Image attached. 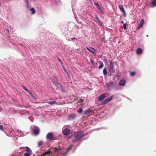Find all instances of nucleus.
I'll return each mask as SVG.
<instances>
[{"label":"nucleus","instance_id":"nucleus-20","mask_svg":"<svg viewBox=\"0 0 156 156\" xmlns=\"http://www.w3.org/2000/svg\"><path fill=\"white\" fill-rule=\"evenodd\" d=\"M144 20L143 19H142L140 23V24H139V25L140 26V27H142L144 25Z\"/></svg>","mask_w":156,"mask_h":156},{"label":"nucleus","instance_id":"nucleus-35","mask_svg":"<svg viewBox=\"0 0 156 156\" xmlns=\"http://www.w3.org/2000/svg\"><path fill=\"white\" fill-rule=\"evenodd\" d=\"M95 17L98 20L99 22H100V21L99 20V19H98V16L97 15H95Z\"/></svg>","mask_w":156,"mask_h":156},{"label":"nucleus","instance_id":"nucleus-40","mask_svg":"<svg viewBox=\"0 0 156 156\" xmlns=\"http://www.w3.org/2000/svg\"><path fill=\"white\" fill-rule=\"evenodd\" d=\"M5 30L7 32H9V30L8 29H5Z\"/></svg>","mask_w":156,"mask_h":156},{"label":"nucleus","instance_id":"nucleus-42","mask_svg":"<svg viewBox=\"0 0 156 156\" xmlns=\"http://www.w3.org/2000/svg\"><path fill=\"white\" fill-rule=\"evenodd\" d=\"M80 101H81V102H83V99H81L80 100Z\"/></svg>","mask_w":156,"mask_h":156},{"label":"nucleus","instance_id":"nucleus-1","mask_svg":"<svg viewBox=\"0 0 156 156\" xmlns=\"http://www.w3.org/2000/svg\"><path fill=\"white\" fill-rule=\"evenodd\" d=\"M85 134L82 131H79L75 132L74 134V137L76 140H79L81 138L84 137Z\"/></svg>","mask_w":156,"mask_h":156},{"label":"nucleus","instance_id":"nucleus-22","mask_svg":"<svg viewBox=\"0 0 156 156\" xmlns=\"http://www.w3.org/2000/svg\"><path fill=\"white\" fill-rule=\"evenodd\" d=\"M152 5L154 7L156 6V0H154L152 2Z\"/></svg>","mask_w":156,"mask_h":156},{"label":"nucleus","instance_id":"nucleus-33","mask_svg":"<svg viewBox=\"0 0 156 156\" xmlns=\"http://www.w3.org/2000/svg\"><path fill=\"white\" fill-rule=\"evenodd\" d=\"M0 129H1L2 131L3 130V126L0 125Z\"/></svg>","mask_w":156,"mask_h":156},{"label":"nucleus","instance_id":"nucleus-15","mask_svg":"<svg viewBox=\"0 0 156 156\" xmlns=\"http://www.w3.org/2000/svg\"><path fill=\"white\" fill-rule=\"evenodd\" d=\"M142 52V50L141 48H138L136 50V53L137 54L139 55Z\"/></svg>","mask_w":156,"mask_h":156},{"label":"nucleus","instance_id":"nucleus-8","mask_svg":"<svg viewBox=\"0 0 156 156\" xmlns=\"http://www.w3.org/2000/svg\"><path fill=\"white\" fill-rule=\"evenodd\" d=\"M106 94H102L100 95L98 98V99L99 101H102L106 97Z\"/></svg>","mask_w":156,"mask_h":156},{"label":"nucleus","instance_id":"nucleus-28","mask_svg":"<svg viewBox=\"0 0 156 156\" xmlns=\"http://www.w3.org/2000/svg\"><path fill=\"white\" fill-rule=\"evenodd\" d=\"M83 112V110L82 108H80L79 110H78V112L80 113H81Z\"/></svg>","mask_w":156,"mask_h":156},{"label":"nucleus","instance_id":"nucleus-44","mask_svg":"<svg viewBox=\"0 0 156 156\" xmlns=\"http://www.w3.org/2000/svg\"><path fill=\"white\" fill-rule=\"evenodd\" d=\"M55 150H58L57 149L56 147H55Z\"/></svg>","mask_w":156,"mask_h":156},{"label":"nucleus","instance_id":"nucleus-34","mask_svg":"<svg viewBox=\"0 0 156 156\" xmlns=\"http://www.w3.org/2000/svg\"><path fill=\"white\" fill-rule=\"evenodd\" d=\"M30 154H29L27 153H25L24 154V156H30Z\"/></svg>","mask_w":156,"mask_h":156},{"label":"nucleus","instance_id":"nucleus-19","mask_svg":"<svg viewBox=\"0 0 156 156\" xmlns=\"http://www.w3.org/2000/svg\"><path fill=\"white\" fill-rule=\"evenodd\" d=\"M30 10L31 12V14L33 15L35 14L36 11L34 8H32L30 9Z\"/></svg>","mask_w":156,"mask_h":156},{"label":"nucleus","instance_id":"nucleus-6","mask_svg":"<svg viewBox=\"0 0 156 156\" xmlns=\"http://www.w3.org/2000/svg\"><path fill=\"white\" fill-rule=\"evenodd\" d=\"M33 131L35 135H37L39 134L40 132L39 129L38 127H35Z\"/></svg>","mask_w":156,"mask_h":156},{"label":"nucleus","instance_id":"nucleus-23","mask_svg":"<svg viewBox=\"0 0 156 156\" xmlns=\"http://www.w3.org/2000/svg\"><path fill=\"white\" fill-rule=\"evenodd\" d=\"M43 144V142L42 141H40L38 142V147L42 146Z\"/></svg>","mask_w":156,"mask_h":156},{"label":"nucleus","instance_id":"nucleus-5","mask_svg":"<svg viewBox=\"0 0 156 156\" xmlns=\"http://www.w3.org/2000/svg\"><path fill=\"white\" fill-rule=\"evenodd\" d=\"M90 48H91V49H92V50H93V51L91 50L90 48H89L88 47H86L87 49L89 51H90V52L93 55L95 54L97 52V51L94 48H93L92 47H90Z\"/></svg>","mask_w":156,"mask_h":156},{"label":"nucleus","instance_id":"nucleus-17","mask_svg":"<svg viewBox=\"0 0 156 156\" xmlns=\"http://www.w3.org/2000/svg\"><path fill=\"white\" fill-rule=\"evenodd\" d=\"M51 151H49V150H48L44 152V153L41 156H44L45 155L49 154L50 153Z\"/></svg>","mask_w":156,"mask_h":156},{"label":"nucleus","instance_id":"nucleus-13","mask_svg":"<svg viewBox=\"0 0 156 156\" xmlns=\"http://www.w3.org/2000/svg\"><path fill=\"white\" fill-rule=\"evenodd\" d=\"M26 150L27 151V152L29 154H32V152L31 149L29 147H26Z\"/></svg>","mask_w":156,"mask_h":156},{"label":"nucleus","instance_id":"nucleus-21","mask_svg":"<svg viewBox=\"0 0 156 156\" xmlns=\"http://www.w3.org/2000/svg\"><path fill=\"white\" fill-rule=\"evenodd\" d=\"M107 103V99H105V100L101 103V105H104Z\"/></svg>","mask_w":156,"mask_h":156},{"label":"nucleus","instance_id":"nucleus-37","mask_svg":"<svg viewBox=\"0 0 156 156\" xmlns=\"http://www.w3.org/2000/svg\"><path fill=\"white\" fill-rule=\"evenodd\" d=\"M58 60L61 63H62V61L59 58H58Z\"/></svg>","mask_w":156,"mask_h":156},{"label":"nucleus","instance_id":"nucleus-25","mask_svg":"<svg viewBox=\"0 0 156 156\" xmlns=\"http://www.w3.org/2000/svg\"><path fill=\"white\" fill-rule=\"evenodd\" d=\"M130 74L131 76H133L135 75V73L134 72H130Z\"/></svg>","mask_w":156,"mask_h":156},{"label":"nucleus","instance_id":"nucleus-31","mask_svg":"<svg viewBox=\"0 0 156 156\" xmlns=\"http://www.w3.org/2000/svg\"><path fill=\"white\" fill-rule=\"evenodd\" d=\"M27 92L31 96H32V97H33V95H32V94H31V92L29 91V90H28L27 91Z\"/></svg>","mask_w":156,"mask_h":156},{"label":"nucleus","instance_id":"nucleus-39","mask_svg":"<svg viewBox=\"0 0 156 156\" xmlns=\"http://www.w3.org/2000/svg\"><path fill=\"white\" fill-rule=\"evenodd\" d=\"M102 41L103 42H105V38H103L102 39Z\"/></svg>","mask_w":156,"mask_h":156},{"label":"nucleus","instance_id":"nucleus-2","mask_svg":"<svg viewBox=\"0 0 156 156\" xmlns=\"http://www.w3.org/2000/svg\"><path fill=\"white\" fill-rule=\"evenodd\" d=\"M51 80L55 86H58V85H59V83L58 82V80L55 76H52L51 77Z\"/></svg>","mask_w":156,"mask_h":156},{"label":"nucleus","instance_id":"nucleus-43","mask_svg":"<svg viewBox=\"0 0 156 156\" xmlns=\"http://www.w3.org/2000/svg\"><path fill=\"white\" fill-rule=\"evenodd\" d=\"M90 61H91V62L92 63V62H93V60H92V59H91V60H90Z\"/></svg>","mask_w":156,"mask_h":156},{"label":"nucleus","instance_id":"nucleus-36","mask_svg":"<svg viewBox=\"0 0 156 156\" xmlns=\"http://www.w3.org/2000/svg\"><path fill=\"white\" fill-rule=\"evenodd\" d=\"M26 2L27 5L28 6L29 5V3L28 1V0H26Z\"/></svg>","mask_w":156,"mask_h":156},{"label":"nucleus","instance_id":"nucleus-45","mask_svg":"<svg viewBox=\"0 0 156 156\" xmlns=\"http://www.w3.org/2000/svg\"><path fill=\"white\" fill-rule=\"evenodd\" d=\"M121 23H122L123 24L124 23H123V21H121Z\"/></svg>","mask_w":156,"mask_h":156},{"label":"nucleus","instance_id":"nucleus-9","mask_svg":"<svg viewBox=\"0 0 156 156\" xmlns=\"http://www.w3.org/2000/svg\"><path fill=\"white\" fill-rule=\"evenodd\" d=\"M70 129L68 128H66L64 130L63 133L64 135H67L70 133Z\"/></svg>","mask_w":156,"mask_h":156},{"label":"nucleus","instance_id":"nucleus-14","mask_svg":"<svg viewBox=\"0 0 156 156\" xmlns=\"http://www.w3.org/2000/svg\"><path fill=\"white\" fill-rule=\"evenodd\" d=\"M98 63L100 64V65L98 67V69H100L102 68L104 66L103 62L101 61H99L98 62Z\"/></svg>","mask_w":156,"mask_h":156},{"label":"nucleus","instance_id":"nucleus-38","mask_svg":"<svg viewBox=\"0 0 156 156\" xmlns=\"http://www.w3.org/2000/svg\"><path fill=\"white\" fill-rule=\"evenodd\" d=\"M141 27H140V25H139L137 27V30H139Z\"/></svg>","mask_w":156,"mask_h":156},{"label":"nucleus","instance_id":"nucleus-47","mask_svg":"<svg viewBox=\"0 0 156 156\" xmlns=\"http://www.w3.org/2000/svg\"><path fill=\"white\" fill-rule=\"evenodd\" d=\"M33 156H35V155H33Z\"/></svg>","mask_w":156,"mask_h":156},{"label":"nucleus","instance_id":"nucleus-30","mask_svg":"<svg viewBox=\"0 0 156 156\" xmlns=\"http://www.w3.org/2000/svg\"><path fill=\"white\" fill-rule=\"evenodd\" d=\"M22 87L26 91H27V90H28V89H27V88L26 87L24 86H22Z\"/></svg>","mask_w":156,"mask_h":156},{"label":"nucleus","instance_id":"nucleus-26","mask_svg":"<svg viewBox=\"0 0 156 156\" xmlns=\"http://www.w3.org/2000/svg\"><path fill=\"white\" fill-rule=\"evenodd\" d=\"M126 25V23H123V26L122 27L125 30H126L127 29Z\"/></svg>","mask_w":156,"mask_h":156},{"label":"nucleus","instance_id":"nucleus-27","mask_svg":"<svg viewBox=\"0 0 156 156\" xmlns=\"http://www.w3.org/2000/svg\"><path fill=\"white\" fill-rule=\"evenodd\" d=\"M113 70V67L112 66H111L110 67V69H109V71L110 72H111V71H112V72H113L114 71Z\"/></svg>","mask_w":156,"mask_h":156},{"label":"nucleus","instance_id":"nucleus-12","mask_svg":"<svg viewBox=\"0 0 156 156\" xmlns=\"http://www.w3.org/2000/svg\"><path fill=\"white\" fill-rule=\"evenodd\" d=\"M126 81L125 80H122L120 81L119 83V84L120 86H124Z\"/></svg>","mask_w":156,"mask_h":156},{"label":"nucleus","instance_id":"nucleus-24","mask_svg":"<svg viewBox=\"0 0 156 156\" xmlns=\"http://www.w3.org/2000/svg\"><path fill=\"white\" fill-rule=\"evenodd\" d=\"M103 73L104 75H106L107 73V69L106 68H105L103 70Z\"/></svg>","mask_w":156,"mask_h":156},{"label":"nucleus","instance_id":"nucleus-18","mask_svg":"<svg viewBox=\"0 0 156 156\" xmlns=\"http://www.w3.org/2000/svg\"><path fill=\"white\" fill-rule=\"evenodd\" d=\"M91 112V110L90 109H88L86 110L84 112V114L85 115H89Z\"/></svg>","mask_w":156,"mask_h":156},{"label":"nucleus","instance_id":"nucleus-29","mask_svg":"<svg viewBox=\"0 0 156 156\" xmlns=\"http://www.w3.org/2000/svg\"><path fill=\"white\" fill-rule=\"evenodd\" d=\"M114 96L113 95L111 96L109 98H108V102L111 101L113 98Z\"/></svg>","mask_w":156,"mask_h":156},{"label":"nucleus","instance_id":"nucleus-4","mask_svg":"<svg viewBox=\"0 0 156 156\" xmlns=\"http://www.w3.org/2000/svg\"><path fill=\"white\" fill-rule=\"evenodd\" d=\"M77 116V115L75 113L71 114L69 115L68 119L69 120H73L75 119Z\"/></svg>","mask_w":156,"mask_h":156},{"label":"nucleus","instance_id":"nucleus-32","mask_svg":"<svg viewBox=\"0 0 156 156\" xmlns=\"http://www.w3.org/2000/svg\"><path fill=\"white\" fill-rule=\"evenodd\" d=\"M27 92L31 96H32V97H33V95H32V94H31V92L29 91V90H28L27 91Z\"/></svg>","mask_w":156,"mask_h":156},{"label":"nucleus","instance_id":"nucleus-41","mask_svg":"<svg viewBox=\"0 0 156 156\" xmlns=\"http://www.w3.org/2000/svg\"><path fill=\"white\" fill-rule=\"evenodd\" d=\"M76 39V38H75V37H73V38H72L71 39V40H73V39Z\"/></svg>","mask_w":156,"mask_h":156},{"label":"nucleus","instance_id":"nucleus-11","mask_svg":"<svg viewBox=\"0 0 156 156\" xmlns=\"http://www.w3.org/2000/svg\"><path fill=\"white\" fill-rule=\"evenodd\" d=\"M119 7L121 11L124 14H126V12L124 10L123 6L122 5H119Z\"/></svg>","mask_w":156,"mask_h":156},{"label":"nucleus","instance_id":"nucleus-46","mask_svg":"<svg viewBox=\"0 0 156 156\" xmlns=\"http://www.w3.org/2000/svg\"><path fill=\"white\" fill-rule=\"evenodd\" d=\"M110 64H112V62H110Z\"/></svg>","mask_w":156,"mask_h":156},{"label":"nucleus","instance_id":"nucleus-7","mask_svg":"<svg viewBox=\"0 0 156 156\" xmlns=\"http://www.w3.org/2000/svg\"><path fill=\"white\" fill-rule=\"evenodd\" d=\"M94 5L97 7L98 9L99 10L101 13L103 14H104V12L103 11L101 7V6L99 5L96 2H95L94 3Z\"/></svg>","mask_w":156,"mask_h":156},{"label":"nucleus","instance_id":"nucleus-16","mask_svg":"<svg viewBox=\"0 0 156 156\" xmlns=\"http://www.w3.org/2000/svg\"><path fill=\"white\" fill-rule=\"evenodd\" d=\"M47 103L49 104L50 105L57 104L56 101H48L47 102Z\"/></svg>","mask_w":156,"mask_h":156},{"label":"nucleus","instance_id":"nucleus-10","mask_svg":"<svg viewBox=\"0 0 156 156\" xmlns=\"http://www.w3.org/2000/svg\"><path fill=\"white\" fill-rule=\"evenodd\" d=\"M56 86L58 88L60 87L63 92H65V89H64V87L60 83H59V85H58V86Z\"/></svg>","mask_w":156,"mask_h":156},{"label":"nucleus","instance_id":"nucleus-3","mask_svg":"<svg viewBox=\"0 0 156 156\" xmlns=\"http://www.w3.org/2000/svg\"><path fill=\"white\" fill-rule=\"evenodd\" d=\"M54 138V133H48L46 136L47 139L50 140H53Z\"/></svg>","mask_w":156,"mask_h":156}]
</instances>
